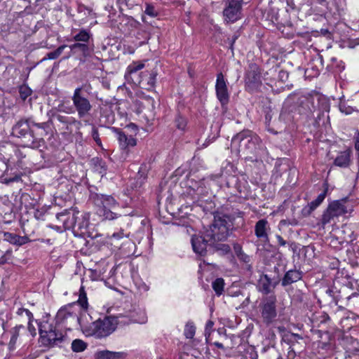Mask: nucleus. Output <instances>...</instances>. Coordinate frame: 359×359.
I'll use <instances>...</instances> for the list:
<instances>
[{"mask_svg":"<svg viewBox=\"0 0 359 359\" xmlns=\"http://www.w3.org/2000/svg\"><path fill=\"white\" fill-rule=\"evenodd\" d=\"M145 14L147 15L154 18L156 17L158 14L157 10H156L155 7L151 4H147L146 8L144 11Z\"/></svg>","mask_w":359,"mask_h":359,"instance_id":"42","label":"nucleus"},{"mask_svg":"<svg viewBox=\"0 0 359 359\" xmlns=\"http://www.w3.org/2000/svg\"><path fill=\"white\" fill-rule=\"evenodd\" d=\"M142 20H143L144 22H146L145 18H144V16L142 17Z\"/></svg>","mask_w":359,"mask_h":359,"instance_id":"63","label":"nucleus"},{"mask_svg":"<svg viewBox=\"0 0 359 359\" xmlns=\"http://www.w3.org/2000/svg\"><path fill=\"white\" fill-rule=\"evenodd\" d=\"M129 236V233L125 232L123 228H121L118 231L114 232L111 235H108L107 242L114 245L115 248H119L120 245L127 240Z\"/></svg>","mask_w":359,"mask_h":359,"instance_id":"18","label":"nucleus"},{"mask_svg":"<svg viewBox=\"0 0 359 359\" xmlns=\"http://www.w3.org/2000/svg\"><path fill=\"white\" fill-rule=\"evenodd\" d=\"M302 278V272L299 270L292 269L287 271L282 279L281 284L283 286L291 285L301 280Z\"/></svg>","mask_w":359,"mask_h":359,"instance_id":"21","label":"nucleus"},{"mask_svg":"<svg viewBox=\"0 0 359 359\" xmlns=\"http://www.w3.org/2000/svg\"><path fill=\"white\" fill-rule=\"evenodd\" d=\"M41 341L44 346H61L65 340L62 333V327L55 325L54 322L50 323L43 320L39 325Z\"/></svg>","mask_w":359,"mask_h":359,"instance_id":"5","label":"nucleus"},{"mask_svg":"<svg viewBox=\"0 0 359 359\" xmlns=\"http://www.w3.org/2000/svg\"><path fill=\"white\" fill-rule=\"evenodd\" d=\"M271 118H272V115H271V112L270 111L266 112L265 114V121H266V124L267 125V126H269V123L271 121Z\"/></svg>","mask_w":359,"mask_h":359,"instance_id":"52","label":"nucleus"},{"mask_svg":"<svg viewBox=\"0 0 359 359\" xmlns=\"http://www.w3.org/2000/svg\"><path fill=\"white\" fill-rule=\"evenodd\" d=\"M91 136L97 145H99V146L102 145V142L99 137L98 130L95 126H93V128H92Z\"/></svg>","mask_w":359,"mask_h":359,"instance_id":"43","label":"nucleus"},{"mask_svg":"<svg viewBox=\"0 0 359 359\" xmlns=\"http://www.w3.org/2000/svg\"><path fill=\"white\" fill-rule=\"evenodd\" d=\"M278 282V280L273 281L267 274H262L258 280L257 290L263 294L267 295L273 291Z\"/></svg>","mask_w":359,"mask_h":359,"instance_id":"16","label":"nucleus"},{"mask_svg":"<svg viewBox=\"0 0 359 359\" xmlns=\"http://www.w3.org/2000/svg\"><path fill=\"white\" fill-rule=\"evenodd\" d=\"M314 109L313 97L311 94L290 95L284 102L280 118L291 121L293 117L290 116L296 111L299 114L310 113Z\"/></svg>","mask_w":359,"mask_h":359,"instance_id":"3","label":"nucleus"},{"mask_svg":"<svg viewBox=\"0 0 359 359\" xmlns=\"http://www.w3.org/2000/svg\"><path fill=\"white\" fill-rule=\"evenodd\" d=\"M339 108L341 113H344L346 115L351 114L353 111L352 107L347 105V104L342 100H341L339 102Z\"/></svg>","mask_w":359,"mask_h":359,"instance_id":"40","label":"nucleus"},{"mask_svg":"<svg viewBox=\"0 0 359 359\" xmlns=\"http://www.w3.org/2000/svg\"><path fill=\"white\" fill-rule=\"evenodd\" d=\"M353 140L355 142V150L359 151V132L358 131H357L355 133Z\"/></svg>","mask_w":359,"mask_h":359,"instance_id":"49","label":"nucleus"},{"mask_svg":"<svg viewBox=\"0 0 359 359\" xmlns=\"http://www.w3.org/2000/svg\"><path fill=\"white\" fill-rule=\"evenodd\" d=\"M276 238L278 241V243L280 246H285L286 245V241L282 238L280 235H276Z\"/></svg>","mask_w":359,"mask_h":359,"instance_id":"51","label":"nucleus"},{"mask_svg":"<svg viewBox=\"0 0 359 359\" xmlns=\"http://www.w3.org/2000/svg\"><path fill=\"white\" fill-rule=\"evenodd\" d=\"M142 79L139 81L140 86L142 88L151 90L156 83L157 72L153 69L150 73L144 72Z\"/></svg>","mask_w":359,"mask_h":359,"instance_id":"19","label":"nucleus"},{"mask_svg":"<svg viewBox=\"0 0 359 359\" xmlns=\"http://www.w3.org/2000/svg\"><path fill=\"white\" fill-rule=\"evenodd\" d=\"M295 339L296 341H298L300 339H302V337L298 334L290 333L285 334L283 337V340H292Z\"/></svg>","mask_w":359,"mask_h":359,"instance_id":"45","label":"nucleus"},{"mask_svg":"<svg viewBox=\"0 0 359 359\" xmlns=\"http://www.w3.org/2000/svg\"><path fill=\"white\" fill-rule=\"evenodd\" d=\"M235 251L236 255L240 261L243 262L245 263H249L250 262V257L249 255L245 254L241 249V247L238 245L235 247Z\"/></svg>","mask_w":359,"mask_h":359,"instance_id":"36","label":"nucleus"},{"mask_svg":"<svg viewBox=\"0 0 359 359\" xmlns=\"http://www.w3.org/2000/svg\"><path fill=\"white\" fill-rule=\"evenodd\" d=\"M245 86L248 90L252 91L257 88L261 84L260 69L257 65L252 64L245 75Z\"/></svg>","mask_w":359,"mask_h":359,"instance_id":"15","label":"nucleus"},{"mask_svg":"<svg viewBox=\"0 0 359 359\" xmlns=\"http://www.w3.org/2000/svg\"><path fill=\"white\" fill-rule=\"evenodd\" d=\"M144 67V65L143 63H140L138 65L133 64L132 65H130L128 67L129 72L133 73H136L137 71L140 70Z\"/></svg>","mask_w":359,"mask_h":359,"instance_id":"47","label":"nucleus"},{"mask_svg":"<svg viewBox=\"0 0 359 359\" xmlns=\"http://www.w3.org/2000/svg\"><path fill=\"white\" fill-rule=\"evenodd\" d=\"M238 35H234L232 39H229L228 40L229 41V44H230V48L231 49H233V43H235V41H236V39H238Z\"/></svg>","mask_w":359,"mask_h":359,"instance_id":"53","label":"nucleus"},{"mask_svg":"<svg viewBox=\"0 0 359 359\" xmlns=\"http://www.w3.org/2000/svg\"><path fill=\"white\" fill-rule=\"evenodd\" d=\"M93 203L98 208L97 212L99 215L103 217V219L113 220L122 217L111 210L115 208L118 203L114 198L110 195L94 194L91 196Z\"/></svg>","mask_w":359,"mask_h":359,"instance_id":"8","label":"nucleus"},{"mask_svg":"<svg viewBox=\"0 0 359 359\" xmlns=\"http://www.w3.org/2000/svg\"><path fill=\"white\" fill-rule=\"evenodd\" d=\"M321 33L323 35L326 36L327 34H330V32L327 29H322Z\"/></svg>","mask_w":359,"mask_h":359,"instance_id":"59","label":"nucleus"},{"mask_svg":"<svg viewBox=\"0 0 359 359\" xmlns=\"http://www.w3.org/2000/svg\"><path fill=\"white\" fill-rule=\"evenodd\" d=\"M72 101L79 118L82 119L90 115L93 105L90 102V93L85 90L84 87L75 88L72 96Z\"/></svg>","mask_w":359,"mask_h":359,"instance_id":"9","label":"nucleus"},{"mask_svg":"<svg viewBox=\"0 0 359 359\" xmlns=\"http://www.w3.org/2000/svg\"><path fill=\"white\" fill-rule=\"evenodd\" d=\"M12 135L22 139L26 147L38 149L45 147L43 138H34L30 126V118L19 120L12 128Z\"/></svg>","mask_w":359,"mask_h":359,"instance_id":"6","label":"nucleus"},{"mask_svg":"<svg viewBox=\"0 0 359 359\" xmlns=\"http://www.w3.org/2000/svg\"><path fill=\"white\" fill-rule=\"evenodd\" d=\"M287 356H288V358H289L290 359L293 358L295 356V353H294V351L292 349H291V351H290L288 352V355H287Z\"/></svg>","mask_w":359,"mask_h":359,"instance_id":"55","label":"nucleus"},{"mask_svg":"<svg viewBox=\"0 0 359 359\" xmlns=\"http://www.w3.org/2000/svg\"><path fill=\"white\" fill-rule=\"evenodd\" d=\"M351 210V208L346 199L337 200L330 203L322 215V226L325 227L327 224L335 222V219Z\"/></svg>","mask_w":359,"mask_h":359,"instance_id":"10","label":"nucleus"},{"mask_svg":"<svg viewBox=\"0 0 359 359\" xmlns=\"http://www.w3.org/2000/svg\"><path fill=\"white\" fill-rule=\"evenodd\" d=\"M214 323L212 320H208L205 325V331L210 330L212 328Z\"/></svg>","mask_w":359,"mask_h":359,"instance_id":"54","label":"nucleus"},{"mask_svg":"<svg viewBox=\"0 0 359 359\" xmlns=\"http://www.w3.org/2000/svg\"><path fill=\"white\" fill-rule=\"evenodd\" d=\"M117 328V323L114 316L99 318L90 325H81V330L86 337H94L96 339L107 337Z\"/></svg>","mask_w":359,"mask_h":359,"instance_id":"4","label":"nucleus"},{"mask_svg":"<svg viewBox=\"0 0 359 359\" xmlns=\"http://www.w3.org/2000/svg\"><path fill=\"white\" fill-rule=\"evenodd\" d=\"M137 180H140V187H141L144 180L146 179V175L143 171L139 170L137 173Z\"/></svg>","mask_w":359,"mask_h":359,"instance_id":"48","label":"nucleus"},{"mask_svg":"<svg viewBox=\"0 0 359 359\" xmlns=\"http://www.w3.org/2000/svg\"><path fill=\"white\" fill-rule=\"evenodd\" d=\"M358 264H359V261H358Z\"/></svg>","mask_w":359,"mask_h":359,"instance_id":"64","label":"nucleus"},{"mask_svg":"<svg viewBox=\"0 0 359 359\" xmlns=\"http://www.w3.org/2000/svg\"><path fill=\"white\" fill-rule=\"evenodd\" d=\"M316 3L322 5V6H325L327 4V1L326 0H315Z\"/></svg>","mask_w":359,"mask_h":359,"instance_id":"57","label":"nucleus"},{"mask_svg":"<svg viewBox=\"0 0 359 359\" xmlns=\"http://www.w3.org/2000/svg\"><path fill=\"white\" fill-rule=\"evenodd\" d=\"M277 299L276 295L271 294L263 297L259 304V311L264 323L269 325L277 317Z\"/></svg>","mask_w":359,"mask_h":359,"instance_id":"11","label":"nucleus"},{"mask_svg":"<svg viewBox=\"0 0 359 359\" xmlns=\"http://www.w3.org/2000/svg\"><path fill=\"white\" fill-rule=\"evenodd\" d=\"M88 347V344L80 339H76L72 342V350L74 352L79 353L85 351Z\"/></svg>","mask_w":359,"mask_h":359,"instance_id":"28","label":"nucleus"},{"mask_svg":"<svg viewBox=\"0 0 359 359\" xmlns=\"http://www.w3.org/2000/svg\"><path fill=\"white\" fill-rule=\"evenodd\" d=\"M4 239L12 244L21 245L25 243L26 238L15 233L6 232L4 233Z\"/></svg>","mask_w":359,"mask_h":359,"instance_id":"25","label":"nucleus"},{"mask_svg":"<svg viewBox=\"0 0 359 359\" xmlns=\"http://www.w3.org/2000/svg\"><path fill=\"white\" fill-rule=\"evenodd\" d=\"M176 127L181 130H184L187 126V121L182 116H177L175 118Z\"/></svg>","mask_w":359,"mask_h":359,"instance_id":"41","label":"nucleus"},{"mask_svg":"<svg viewBox=\"0 0 359 359\" xmlns=\"http://www.w3.org/2000/svg\"><path fill=\"white\" fill-rule=\"evenodd\" d=\"M127 354L125 352H115L108 350L99 351L95 354L97 359H125Z\"/></svg>","mask_w":359,"mask_h":359,"instance_id":"22","label":"nucleus"},{"mask_svg":"<svg viewBox=\"0 0 359 359\" xmlns=\"http://www.w3.org/2000/svg\"><path fill=\"white\" fill-rule=\"evenodd\" d=\"M28 327L29 329H32V327H34L32 324H31V321L28 320Z\"/></svg>","mask_w":359,"mask_h":359,"instance_id":"60","label":"nucleus"},{"mask_svg":"<svg viewBox=\"0 0 359 359\" xmlns=\"http://www.w3.org/2000/svg\"><path fill=\"white\" fill-rule=\"evenodd\" d=\"M268 130L270 131L272 133H276V132H275L273 129H271L269 128H268Z\"/></svg>","mask_w":359,"mask_h":359,"instance_id":"61","label":"nucleus"},{"mask_svg":"<svg viewBox=\"0 0 359 359\" xmlns=\"http://www.w3.org/2000/svg\"><path fill=\"white\" fill-rule=\"evenodd\" d=\"M50 121L43 122V123H36L30 118V126H36L39 128L43 129L45 131V135L47 134L46 130L50 128Z\"/></svg>","mask_w":359,"mask_h":359,"instance_id":"38","label":"nucleus"},{"mask_svg":"<svg viewBox=\"0 0 359 359\" xmlns=\"http://www.w3.org/2000/svg\"><path fill=\"white\" fill-rule=\"evenodd\" d=\"M259 139L250 130H243L231 140V145L238 147V151L244 154H255L259 147Z\"/></svg>","mask_w":359,"mask_h":359,"instance_id":"7","label":"nucleus"},{"mask_svg":"<svg viewBox=\"0 0 359 359\" xmlns=\"http://www.w3.org/2000/svg\"><path fill=\"white\" fill-rule=\"evenodd\" d=\"M212 287L217 295H218V296L221 295L224 291V279L222 278H216L212 283Z\"/></svg>","mask_w":359,"mask_h":359,"instance_id":"31","label":"nucleus"},{"mask_svg":"<svg viewBox=\"0 0 359 359\" xmlns=\"http://www.w3.org/2000/svg\"><path fill=\"white\" fill-rule=\"evenodd\" d=\"M89 225V216L86 214L79 213L75 222V228L72 229L74 232L83 234L86 232Z\"/></svg>","mask_w":359,"mask_h":359,"instance_id":"20","label":"nucleus"},{"mask_svg":"<svg viewBox=\"0 0 359 359\" xmlns=\"http://www.w3.org/2000/svg\"><path fill=\"white\" fill-rule=\"evenodd\" d=\"M270 226L268 221L265 219L258 220L255 226V234L262 241L266 243L269 242L268 231Z\"/></svg>","mask_w":359,"mask_h":359,"instance_id":"17","label":"nucleus"},{"mask_svg":"<svg viewBox=\"0 0 359 359\" xmlns=\"http://www.w3.org/2000/svg\"><path fill=\"white\" fill-rule=\"evenodd\" d=\"M32 93V90L27 85L23 84L19 87L20 97L22 100H25Z\"/></svg>","mask_w":359,"mask_h":359,"instance_id":"35","label":"nucleus"},{"mask_svg":"<svg viewBox=\"0 0 359 359\" xmlns=\"http://www.w3.org/2000/svg\"><path fill=\"white\" fill-rule=\"evenodd\" d=\"M215 91L217 98L219 101L222 107H225L229 102L230 95L222 73H219L217 75Z\"/></svg>","mask_w":359,"mask_h":359,"instance_id":"13","label":"nucleus"},{"mask_svg":"<svg viewBox=\"0 0 359 359\" xmlns=\"http://www.w3.org/2000/svg\"><path fill=\"white\" fill-rule=\"evenodd\" d=\"M232 224L229 216L220 213L216 214L212 224L205 230L203 236H192L191 245L194 251L204 256L207 254L208 247H215L218 250L229 252L230 247L228 245L217 244V243L224 241L228 238Z\"/></svg>","mask_w":359,"mask_h":359,"instance_id":"1","label":"nucleus"},{"mask_svg":"<svg viewBox=\"0 0 359 359\" xmlns=\"http://www.w3.org/2000/svg\"><path fill=\"white\" fill-rule=\"evenodd\" d=\"M207 146H208V144H206V142H204V144H203L201 148H204V147H205Z\"/></svg>","mask_w":359,"mask_h":359,"instance_id":"62","label":"nucleus"},{"mask_svg":"<svg viewBox=\"0 0 359 359\" xmlns=\"http://www.w3.org/2000/svg\"><path fill=\"white\" fill-rule=\"evenodd\" d=\"M215 346L219 348H221V349H223L224 347V345L222 344V343H219V342H215L214 343Z\"/></svg>","mask_w":359,"mask_h":359,"instance_id":"58","label":"nucleus"},{"mask_svg":"<svg viewBox=\"0 0 359 359\" xmlns=\"http://www.w3.org/2000/svg\"><path fill=\"white\" fill-rule=\"evenodd\" d=\"M224 20L226 23H233L242 18L243 0H224Z\"/></svg>","mask_w":359,"mask_h":359,"instance_id":"12","label":"nucleus"},{"mask_svg":"<svg viewBox=\"0 0 359 359\" xmlns=\"http://www.w3.org/2000/svg\"><path fill=\"white\" fill-rule=\"evenodd\" d=\"M80 212L75 209H65L56 215L57 219L62 224L65 229L75 228V222Z\"/></svg>","mask_w":359,"mask_h":359,"instance_id":"14","label":"nucleus"},{"mask_svg":"<svg viewBox=\"0 0 359 359\" xmlns=\"http://www.w3.org/2000/svg\"><path fill=\"white\" fill-rule=\"evenodd\" d=\"M93 162L95 165V168L96 171H97L102 176H104L107 173V165L106 163L99 158H93Z\"/></svg>","mask_w":359,"mask_h":359,"instance_id":"27","label":"nucleus"},{"mask_svg":"<svg viewBox=\"0 0 359 359\" xmlns=\"http://www.w3.org/2000/svg\"><path fill=\"white\" fill-rule=\"evenodd\" d=\"M287 344H290L291 346H294L295 343H298V341H296L295 339L292 340H284Z\"/></svg>","mask_w":359,"mask_h":359,"instance_id":"56","label":"nucleus"},{"mask_svg":"<svg viewBox=\"0 0 359 359\" xmlns=\"http://www.w3.org/2000/svg\"><path fill=\"white\" fill-rule=\"evenodd\" d=\"M55 118L59 122L65 124L67 126V129H68L69 125H75L79 126L81 124L79 121L76 120L74 117L63 116L61 114H56Z\"/></svg>","mask_w":359,"mask_h":359,"instance_id":"26","label":"nucleus"},{"mask_svg":"<svg viewBox=\"0 0 359 359\" xmlns=\"http://www.w3.org/2000/svg\"><path fill=\"white\" fill-rule=\"evenodd\" d=\"M327 192V187L325 188L323 191L322 193H320L315 200H313V201H311L309 203V208L311 211L314 210L317 207H318L323 203V201L325 198Z\"/></svg>","mask_w":359,"mask_h":359,"instance_id":"29","label":"nucleus"},{"mask_svg":"<svg viewBox=\"0 0 359 359\" xmlns=\"http://www.w3.org/2000/svg\"><path fill=\"white\" fill-rule=\"evenodd\" d=\"M78 306L84 310H86L88 306L86 293L83 286L80 287L79 297L77 302L68 304L60 308L56 314L54 323L60 327H62V330H71V327L67 326L76 323L79 324L81 327L83 323L81 317L79 316Z\"/></svg>","mask_w":359,"mask_h":359,"instance_id":"2","label":"nucleus"},{"mask_svg":"<svg viewBox=\"0 0 359 359\" xmlns=\"http://www.w3.org/2000/svg\"><path fill=\"white\" fill-rule=\"evenodd\" d=\"M18 327H23V326H22V325H19V326H16V327H15V332H13V335H12V337H11V343H15V341H16V340H17V339H18V332H17V330H16V329H17Z\"/></svg>","mask_w":359,"mask_h":359,"instance_id":"50","label":"nucleus"},{"mask_svg":"<svg viewBox=\"0 0 359 359\" xmlns=\"http://www.w3.org/2000/svg\"><path fill=\"white\" fill-rule=\"evenodd\" d=\"M7 322V315L4 312H0V330L5 331V325Z\"/></svg>","mask_w":359,"mask_h":359,"instance_id":"46","label":"nucleus"},{"mask_svg":"<svg viewBox=\"0 0 359 359\" xmlns=\"http://www.w3.org/2000/svg\"><path fill=\"white\" fill-rule=\"evenodd\" d=\"M196 327L193 323H187L184 327V335L187 339H192L195 334Z\"/></svg>","mask_w":359,"mask_h":359,"instance_id":"37","label":"nucleus"},{"mask_svg":"<svg viewBox=\"0 0 359 359\" xmlns=\"http://www.w3.org/2000/svg\"><path fill=\"white\" fill-rule=\"evenodd\" d=\"M114 318L116 319L117 325H128L133 322L130 318L123 315L114 316Z\"/></svg>","mask_w":359,"mask_h":359,"instance_id":"39","label":"nucleus"},{"mask_svg":"<svg viewBox=\"0 0 359 359\" xmlns=\"http://www.w3.org/2000/svg\"><path fill=\"white\" fill-rule=\"evenodd\" d=\"M17 313L19 316H23L24 314L26 315V316L27 318V320H29V321H31L33 318L32 313L27 309L20 308L18 310Z\"/></svg>","mask_w":359,"mask_h":359,"instance_id":"44","label":"nucleus"},{"mask_svg":"<svg viewBox=\"0 0 359 359\" xmlns=\"http://www.w3.org/2000/svg\"><path fill=\"white\" fill-rule=\"evenodd\" d=\"M66 45H62L59 46L53 52H50L47 53L45 57H43L41 61H44L46 60H55L57 59L63 52L64 49L67 47Z\"/></svg>","mask_w":359,"mask_h":359,"instance_id":"34","label":"nucleus"},{"mask_svg":"<svg viewBox=\"0 0 359 359\" xmlns=\"http://www.w3.org/2000/svg\"><path fill=\"white\" fill-rule=\"evenodd\" d=\"M69 48L72 51H80L84 56L89 53V47L87 43H75L69 46Z\"/></svg>","mask_w":359,"mask_h":359,"instance_id":"30","label":"nucleus"},{"mask_svg":"<svg viewBox=\"0 0 359 359\" xmlns=\"http://www.w3.org/2000/svg\"><path fill=\"white\" fill-rule=\"evenodd\" d=\"M90 33L86 29H81L74 36V40L78 42L87 43L90 39Z\"/></svg>","mask_w":359,"mask_h":359,"instance_id":"32","label":"nucleus"},{"mask_svg":"<svg viewBox=\"0 0 359 359\" xmlns=\"http://www.w3.org/2000/svg\"><path fill=\"white\" fill-rule=\"evenodd\" d=\"M226 184L229 188H235L237 191H241V185L238 177L235 175H230L226 179Z\"/></svg>","mask_w":359,"mask_h":359,"instance_id":"33","label":"nucleus"},{"mask_svg":"<svg viewBox=\"0 0 359 359\" xmlns=\"http://www.w3.org/2000/svg\"><path fill=\"white\" fill-rule=\"evenodd\" d=\"M351 150L346 149L338 154L334 159V165L341 168H346L350 165Z\"/></svg>","mask_w":359,"mask_h":359,"instance_id":"23","label":"nucleus"},{"mask_svg":"<svg viewBox=\"0 0 359 359\" xmlns=\"http://www.w3.org/2000/svg\"><path fill=\"white\" fill-rule=\"evenodd\" d=\"M118 140L120 146L123 149H127L130 147H135L137 144V140L132 135L127 136L121 130L117 132Z\"/></svg>","mask_w":359,"mask_h":359,"instance_id":"24","label":"nucleus"}]
</instances>
